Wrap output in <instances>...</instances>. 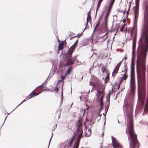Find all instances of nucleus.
<instances>
[{
	"instance_id": "338daca9",
	"label": "nucleus",
	"mask_w": 148,
	"mask_h": 148,
	"mask_svg": "<svg viewBox=\"0 0 148 148\" xmlns=\"http://www.w3.org/2000/svg\"><path fill=\"white\" fill-rule=\"evenodd\" d=\"M102 146L101 145L100 147H101V148H102Z\"/></svg>"
},
{
	"instance_id": "603ef678",
	"label": "nucleus",
	"mask_w": 148,
	"mask_h": 148,
	"mask_svg": "<svg viewBox=\"0 0 148 148\" xmlns=\"http://www.w3.org/2000/svg\"><path fill=\"white\" fill-rule=\"evenodd\" d=\"M124 79H123V78H122V79H121V82H122V81H123V80Z\"/></svg>"
},
{
	"instance_id": "2eb2a0df",
	"label": "nucleus",
	"mask_w": 148,
	"mask_h": 148,
	"mask_svg": "<svg viewBox=\"0 0 148 148\" xmlns=\"http://www.w3.org/2000/svg\"><path fill=\"white\" fill-rule=\"evenodd\" d=\"M119 66L117 65L115 67V69L113 70V71L112 73V76L114 77H115V75L114 74H117L119 70Z\"/></svg>"
},
{
	"instance_id": "6e6552de",
	"label": "nucleus",
	"mask_w": 148,
	"mask_h": 148,
	"mask_svg": "<svg viewBox=\"0 0 148 148\" xmlns=\"http://www.w3.org/2000/svg\"><path fill=\"white\" fill-rule=\"evenodd\" d=\"M96 86L95 88L97 89V92L98 93V94H96V96H97V98H98L100 96V94H102L103 92H104V90L105 87L102 88L103 90L102 91H101L100 90L102 87H103V86L99 84H96Z\"/></svg>"
},
{
	"instance_id": "ea45409f",
	"label": "nucleus",
	"mask_w": 148,
	"mask_h": 148,
	"mask_svg": "<svg viewBox=\"0 0 148 148\" xmlns=\"http://www.w3.org/2000/svg\"><path fill=\"white\" fill-rule=\"evenodd\" d=\"M53 134L52 133V136H51V138H50V140H49V145L50 143V141H51V138H52V136H53Z\"/></svg>"
},
{
	"instance_id": "774afa93",
	"label": "nucleus",
	"mask_w": 148,
	"mask_h": 148,
	"mask_svg": "<svg viewBox=\"0 0 148 148\" xmlns=\"http://www.w3.org/2000/svg\"><path fill=\"white\" fill-rule=\"evenodd\" d=\"M98 116H99V114H98Z\"/></svg>"
},
{
	"instance_id": "9b49d317",
	"label": "nucleus",
	"mask_w": 148,
	"mask_h": 148,
	"mask_svg": "<svg viewBox=\"0 0 148 148\" xmlns=\"http://www.w3.org/2000/svg\"><path fill=\"white\" fill-rule=\"evenodd\" d=\"M77 125V128L76 130V131L78 132H79V131H80V130H82L81 128V127L82 126V122L80 121V120L78 121Z\"/></svg>"
},
{
	"instance_id": "680f3d73",
	"label": "nucleus",
	"mask_w": 148,
	"mask_h": 148,
	"mask_svg": "<svg viewBox=\"0 0 148 148\" xmlns=\"http://www.w3.org/2000/svg\"><path fill=\"white\" fill-rule=\"evenodd\" d=\"M60 114L59 115V119L60 118Z\"/></svg>"
},
{
	"instance_id": "f3484780",
	"label": "nucleus",
	"mask_w": 148,
	"mask_h": 148,
	"mask_svg": "<svg viewBox=\"0 0 148 148\" xmlns=\"http://www.w3.org/2000/svg\"><path fill=\"white\" fill-rule=\"evenodd\" d=\"M40 93H36L34 92V91H33L28 96H29V97L28 98V99H30L32 98V97L35 96H37Z\"/></svg>"
},
{
	"instance_id": "0e129e2a",
	"label": "nucleus",
	"mask_w": 148,
	"mask_h": 148,
	"mask_svg": "<svg viewBox=\"0 0 148 148\" xmlns=\"http://www.w3.org/2000/svg\"><path fill=\"white\" fill-rule=\"evenodd\" d=\"M7 118V117H6L5 118V120Z\"/></svg>"
},
{
	"instance_id": "39448f33",
	"label": "nucleus",
	"mask_w": 148,
	"mask_h": 148,
	"mask_svg": "<svg viewBox=\"0 0 148 148\" xmlns=\"http://www.w3.org/2000/svg\"><path fill=\"white\" fill-rule=\"evenodd\" d=\"M134 66H131V79L130 82V90L132 94H133L135 92V84L134 81L132 79V74L134 71Z\"/></svg>"
},
{
	"instance_id": "a211bd4d",
	"label": "nucleus",
	"mask_w": 148,
	"mask_h": 148,
	"mask_svg": "<svg viewBox=\"0 0 148 148\" xmlns=\"http://www.w3.org/2000/svg\"><path fill=\"white\" fill-rule=\"evenodd\" d=\"M133 54V51L132 52V62L131 64V66H134V56L135 55V51H134Z\"/></svg>"
},
{
	"instance_id": "20e7f679",
	"label": "nucleus",
	"mask_w": 148,
	"mask_h": 148,
	"mask_svg": "<svg viewBox=\"0 0 148 148\" xmlns=\"http://www.w3.org/2000/svg\"><path fill=\"white\" fill-rule=\"evenodd\" d=\"M139 1L140 0H135L136 7L134 9L135 17L134 25V28H136L137 26V19L138 17Z\"/></svg>"
},
{
	"instance_id": "5701e85b",
	"label": "nucleus",
	"mask_w": 148,
	"mask_h": 148,
	"mask_svg": "<svg viewBox=\"0 0 148 148\" xmlns=\"http://www.w3.org/2000/svg\"><path fill=\"white\" fill-rule=\"evenodd\" d=\"M89 84L90 85H92L93 86V87H92V90L91 92L93 90V87L95 88L96 86V84H95L94 82H89Z\"/></svg>"
},
{
	"instance_id": "1a4fd4ad",
	"label": "nucleus",
	"mask_w": 148,
	"mask_h": 148,
	"mask_svg": "<svg viewBox=\"0 0 148 148\" xmlns=\"http://www.w3.org/2000/svg\"><path fill=\"white\" fill-rule=\"evenodd\" d=\"M112 140L113 145V148H119L121 147V145L114 137L112 136Z\"/></svg>"
},
{
	"instance_id": "e433bc0d",
	"label": "nucleus",
	"mask_w": 148,
	"mask_h": 148,
	"mask_svg": "<svg viewBox=\"0 0 148 148\" xmlns=\"http://www.w3.org/2000/svg\"><path fill=\"white\" fill-rule=\"evenodd\" d=\"M123 61V60H122L120 62H119V63L118 64H117V65L118 66H120L121 64V62H122Z\"/></svg>"
},
{
	"instance_id": "9d476101",
	"label": "nucleus",
	"mask_w": 148,
	"mask_h": 148,
	"mask_svg": "<svg viewBox=\"0 0 148 148\" xmlns=\"http://www.w3.org/2000/svg\"><path fill=\"white\" fill-rule=\"evenodd\" d=\"M110 104V94L108 95L107 98V100L106 101V104L105 106V113L106 114L107 112Z\"/></svg>"
},
{
	"instance_id": "f03ea898",
	"label": "nucleus",
	"mask_w": 148,
	"mask_h": 148,
	"mask_svg": "<svg viewBox=\"0 0 148 148\" xmlns=\"http://www.w3.org/2000/svg\"><path fill=\"white\" fill-rule=\"evenodd\" d=\"M132 109L133 106L132 103H124L123 106V110L126 113L127 122L129 123L128 127L129 133L130 138L137 137V135L134 132L133 127Z\"/></svg>"
},
{
	"instance_id": "7ed1b4c3",
	"label": "nucleus",
	"mask_w": 148,
	"mask_h": 148,
	"mask_svg": "<svg viewBox=\"0 0 148 148\" xmlns=\"http://www.w3.org/2000/svg\"><path fill=\"white\" fill-rule=\"evenodd\" d=\"M74 51L73 50H68L67 53L65 54V57L67 60L66 64L67 65L73 64L74 62L76 60L77 56L73 57L72 59H71L72 54Z\"/></svg>"
},
{
	"instance_id": "4468645a",
	"label": "nucleus",
	"mask_w": 148,
	"mask_h": 148,
	"mask_svg": "<svg viewBox=\"0 0 148 148\" xmlns=\"http://www.w3.org/2000/svg\"><path fill=\"white\" fill-rule=\"evenodd\" d=\"M78 40H76L75 42V43L69 49V50L71 51L73 50L74 51V49L76 48L77 45L78 43Z\"/></svg>"
},
{
	"instance_id": "c03bdc74",
	"label": "nucleus",
	"mask_w": 148,
	"mask_h": 148,
	"mask_svg": "<svg viewBox=\"0 0 148 148\" xmlns=\"http://www.w3.org/2000/svg\"><path fill=\"white\" fill-rule=\"evenodd\" d=\"M105 28L106 30H107V25H106V26L105 25Z\"/></svg>"
},
{
	"instance_id": "69168bd1",
	"label": "nucleus",
	"mask_w": 148,
	"mask_h": 148,
	"mask_svg": "<svg viewBox=\"0 0 148 148\" xmlns=\"http://www.w3.org/2000/svg\"><path fill=\"white\" fill-rule=\"evenodd\" d=\"M73 38H70V39H71Z\"/></svg>"
},
{
	"instance_id": "de8ad7c7",
	"label": "nucleus",
	"mask_w": 148,
	"mask_h": 148,
	"mask_svg": "<svg viewBox=\"0 0 148 148\" xmlns=\"http://www.w3.org/2000/svg\"><path fill=\"white\" fill-rule=\"evenodd\" d=\"M83 76H82V77H81V78L79 80L80 81H81V80H82L83 79Z\"/></svg>"
},
{
	"instance_id": "6e6d98bb",
	"label": "nucleus",
	"mask_w": 148,
	"mask_h": 148,
	"mask_svg": "<svg viewBox=\"0 0 148 148\" xmlns=\"http://www.w3.org/2000/svg\"><path fill=\"white\" fill-rule=\"evenodd\" d=\"M51 53V51H49V53Z\"/></svg>"
},
{
	"instance_id": "f8f14e48",
	"label": "nucleus",
	"mask_w": 148,
	"mask_h": 148,
	"mask_svg": "<svg viewBox=\"0 0 148 148\" xmlns=\"http://www.w3.org/2000/svg\"><path fill=\"white\" fill-rule=\"evenodd\" d=\"M115 0H111V3H110V5L109 6V7L108 8V12H107V14L106 15V17L108 16L109 15V14H110V13L111 11V8H112V7L113 6V5L114 3V2L115 1Z\"/></svg>"
},
{
	"instance_id": "bf43d9fd",
	"label": "nucleus",
	"mask_w": 148,
	"mask_h": 148,
	"mask_svg": "<svg viewBox=\"0 0 148 148\" xmlns=\"http://www.w3.org/2000/svg\"><path fill=\"white\" fill-rule=\"evenodd\" d=\"M73 104V103H72V104H71V106H72V105Z\"/></svg>"
},
{
	"instance_id": "052dcab7",
	"label": "nucleus",
	"mask_w": 148,
	"mask_h": 148,
	"mask_svg": "<svg viewBox=\"0 0 148 148\" xmlns=\"http://www.w3.org/2000/svg\"><path fill=\"white\" fill-rule=\"evenodd\" d=\"M102 135H103V133H102Z\"/></svg>"
},
{
	"instance_id": "393cba45",
	"label": "nucleus",
	"mask_w": 148,
	"mask_h": 148,
	"mask_svg": "<svg viewBox=\"0 0 148 148\" xmlns=\"http://www.w3.org/2000/svg\"><path fill=\"white\" fill-rule=\"evenodd\" d=\"M71 68L69 67L66 71V74H65V75H66L68 74H69L70 73V72L71 71Z\"/></svg>"
},
{
	"instance_id": "473e14b6",
	"label": "nucleus",
	"mask_w": 148,
	"mask_h": 148,
	"mask_svg": "<svg viewBox=\"0 0 148 148\" xmlns=\"http://www.w3.org/2000/svg\"><path fill=\"white\" fill-rule=\"evenodd\" d=\"M88 132H90L89 134L88 135V137H89L90 136V135L91 134V130L90 128L88 129Z\"/></svg>"
},
{
	"instance_id": "3c124183",
	"label": "nucleus",
	"mask_w": 148,
	"mask_h": 148,
	"mask_svg": "<svg viewBox=\"0 0 148 148\" xmlns=\"http://www.w3.org/2000/svg\"><path fill=\"white\" fill-rule=\"evenodd\" d=\"M119 87H120V85H119L118 86L117 88L119 89Z\"/></svg>"
},
{
	"instance_id": "f704fd0d",
	"label": "nucleus",
	"mask_w": 148,
	"mask_h": 148,
	"mask_svg": "<svg viewBox=\"0 0 148 148\" xmlns=\"http://www.w3.org/2000/svg\"><path fill=\"white\" fill-rule=\"evenodd\" d=\"M124 28V26H123V27L121 29L120 31L121 32H123Z\"/></svg>"
},
{
	"instance_id": "a19ab883",
	"label": "nucleus",
	"mask_w": 148,
	"mask_h": 148,
	"mask_svg": "<svg viewBox=\"0 0 148 148\" xmlns=\"http://www.w3.org/2000/svg\"><path fill=\"white\" fill-rule=\"evenodd\" d=\"M97 28H96V27H95V29H94L93 31V33H94L95 32L96 30V29Z\"/></svg>"
},
{
	"instance_id": "4c0bfd02",
	"label": "nucleus",
	"mask_w": 148,
	"mask_h": 148,
	"mask_svg": "<svg viewBox=\"0 0 148 148\" xmlns=\"http://www.w3.org/2000/svg\"><path fill=\"white\" fill-rule=\"evenodd\" d=\"M57 124H56L55 126H54L53 127V131H54L55 129L56 128V127H57Z\"/></svg>"
},
{
	"instance_id": "aec40b11",
	"label": "nucleus",
	"mask_w": 148,
	"mask_h": 148,
	"mask_svg": "<svg viewBox=\"0 0 148 148\" xmlns=\"http://www.w3.org/2000/svg\"><path fill=\"white\" fill-rule=\"evenodd\" d=\"M87 15H88V16H87V22H86V26H87V25L88 24V19L90 18H91L90 10L88 12V13H87ZM86 27L84 29V30L83 31V32L86 29Z\"/></svg>"
},
{
	"instance_id": "8fccbe9b",
	"label": "nucleus",
	"mask_w": 148,
	"mask_h": 148,
	"mask_svg": "<svg viewBox=\"0 0 148 148\" xmlns=\"http://www.w3.org/2000/svg\"><path fill=\"white\" fill-rule=\"evenodd\" d=\"M102 107L101 108V109H100V111H101L102 110Z\"/></svg>"
},
{
	"instance_id": "a878e982",
	"label": "nucleus",
	"mask_w": 148,
	"mask_h": 148,
	"mask_svg": "<svg viewBox=\"0 0 148 148\" xmlns=\"http://www.w3.org/2000/svg\"><path fill=\"white\" fill-rule=\"evenodd\" d=\"M62 89H63V87H62V91L61 95V101L60 103L61 104L62 102H63V99Z\"/></svg>"
},
{
	"instance_id": "72a5a7b5",
	"label": "nucleus",
	"mask_w": 148,
	"mask_h": 148,
	"mask_svg": "<svg viewBox=\"0 0 148 148\" xmlns=\"http://www.w3.org/2000/svg\"><path fill=\"white\" fill-rule=\"evenodd\" d=\"M100 104L101 105V108L102 107V106H103V103L102 101H100Z\"/></svg>"
},
{
	"instance_id": "e2e57ef3",
	"label": "nucleus",
	"mask_w": 148,
	"mask_h": 148,
	"mask_svg": "<svg viewBox=\"0 0 148 148\" xmlns=\"http://www.w3.org/2000/svg\"><path fill=\"white\" fill-rule=\"evenodd\" d=\"M117 121H118V123H119V121L118 120Z\"/></svg>"
},
{
	"instance_id": "dca6fc26",
	"label": "nucleus",
	"mask_w": 148,
	"mask_h": 148,
	"mask_svg": "<svg viewBox=\"0 0 148 148\" xmlns=\"http://www.w3.org/2000/svg\"><path fill=\"white\" fill-rule=\"evenodd\" d=\"M53 75V74H52V75L50 77V75H49V77H47V79L45 80V81L41 85L38 86V87H42V86H44L45 84V85H46V84L47 83L48 81L50 80V79H51V77H52V76Z\"/></svg>"
},
{
	"instance_id": "ddd939ff",
	"label": "nucleus",
	"mask_w": 148,
	"mask_h": 148,
	"mask_svg": "<svg viewBox=\"0 0 148 148\" xmlns=\"http://www.w3.org/2000/svg\"><path fill=\"white\" fill-rule=\"evenodd\" d=\"M83 133V131L80 130V131H79V132H77L76 131V132L75 134H78V138L77 141L78 142H79L81 138L82 137V134Z\"/></svg>"
},
{
	"instance_id": "b1692460",
	"label": "nucleus",
	"mask_w": 148,
	"mask_h": 148,
	"mask_svg": "<svg viewBox=\"0 0 148 148\" xmlns=\"http://www.w3.org/2000/svg\"><path fill=\"white\" fill-rule=\"evenodd\" d=\"M29 97V96L27 97L25 99L23 100L19 105H18L11 112H13L14 110H15L17 107H18L19 105L22 104L24 102L26 101L28 99H28V98Z\"/></svg>"
},
{
	"instance_id": "79ce46f5",
	"label": "nucleus",
	"mask_w": 148,
	"mask_h": 148,
	"mask_svg": "<svg viewBox=\"0 0 148 148\" xmlns=\"http://www.w3.org/2000/svg\"><path fill=\"white\" fill-rule=\"evenodd\" d=\"M102 15L100 17V18H99L98 20H100L101 21V19L102 17Z\"/></svg>"
},
{
	"instance_id": "13d9d810",
	"label": "nucleus",
	"mask_w": 148,
	"mask_h": 148,
	"mask_svg": "<svg viewBox=\"0 0 148 148\" xmlns=\"http://www.w3.org/2000/svg\"><path fill=\"white\" fill-rule=\"evenodd\" d=\"M128 139L129 141H130V140H129V137H128Z\"/></svg>"
},
{
	"instance_id": "c85d7f7f",
	"label": "nucleus",
	"mask_w": 148,
	"mask_h": 148,
	"mask_svg": "<svg viewBox=\"0 0 148 148\" xmlns=\"http://www.w3.org/2000/svg\"><path fill=\"white\" fill-rule=\"evenodd\" d=\"M79 142H78V141H77L76 143L75 144V148H78L79 144Z\"/></svg>"
},
{
	"instance_id": "7c9ffc66",
	"label": "nucleus",
	"mask_w": 148,
	"mask_h": 148,
	"mask_svg": "<svg viewBox=\"0 0 148 148\" xmlns=\"http://www.w3.org/2000/svg\"><path fill=\"white\" fill-rule=\"evenodd\" d=\"M127 65V64H125L124 65V67H125V70L124 71H125V73L126 74V73L127 72V67L126 66Z\"/></svg>"
},
{
	"instance_id": "412c9836",
	"label": "nucleus",
	"mask_w": 148,
	"mask_h": 148,
	"mask_svg": "<svg viewBox=\"0 0 148 148\" xmlns=\"http://www.w3.org/2000/svg\"><path fill=\"white\" fill-rule=\"evenodd\" d=\"M103 0H99V1L98 2L97 5V9H96V14H97V13L98 9L100 7V5L101 4V3L102 2Z\"/></svg>"
},
{
	"instance_id": "c756f323",
	"label": "nucleus",
	"mask_w": 148,
	"mask_h": 148,
	"mask_svg": "<svg viewBox=\"0 0 148 148\" xmlns=\"http://www.w3.org/2000/svg\"><path fill=\"white\" fill-rule=\"evenodd\" d=\"M103 93H104V92H103V93L102 94H100V95H101V99H100V101H103V97H104Z\"/></svg>"
},
{
	"instance_id": "c9c22d12",
	"label": "nucleus",
	"mask_w": 148,
	"mask_h": 148,
	"mask_svg": "<svg viewBox=\"0 0 148 148\" xmlns=\"http://www.w3.org/2000/svg\"><path fill=\"white\" fill-rule=\"evenodd\" d=\"M65 77L64 76H62L61 77V79L63 80L65 78Z\"/></svg>"
},
{
	"instance_id": "58836bf2",
	"label": "nucleus",
	"mask_w": 148,
	"mask_h": 148,
	"mask_svg": "<svg viewBox=\"0 0 148 148\" xmlns=\"http://www.w3.org/2000/svg\"><path fill=\"white\" fill-rule=\"evenodd\" d=\"M109 78V76L108 75H107V76L106 77V80H105V82L106 80L107 79Z\"/></svg>"
},
{
	"instance_id": "2f4dec72",
	"label": "nucleus",
	"mask_w": 148,
	"mask_h": 148,
	"mask_svg": "<svg viewBox=\"0 0 148 148\" xmlns=\"http://www.w3.org/2000/svg\"><path fill=\"white\" fill-rule=\"evenodd\" d=\"M100 21H101L100 20H98L97 23V24L96 25V26H95L96 28H97L98 27V26L99 25Z\"/></svg>"
},
{
	"instance_id": "f257e3e1",
	"label": "nucleus",
	"mask_w": 148,
	"mask_h": 148,
	"mask_svg": "<svg viewBox=\"0 0 148 148\" xmlns=\"http://www.w3.org/2000/svg\"><path fill=\"white\" fill-rule=\"evenodd\" d=\"M144 23L141 30V37L138 42L137 57H146L148 51V3L145 5Z\"/></svg>"
},
{
	"instance_id": "49530a36",
	"label": "nucleus",
	"mask_w": 148,
	"mask_h": 148,
	"mask_svg": "<svg viewBox=\"0 0 148 148\" xmlns=\"http://www.w3.org/2000/svg\"><path fill=\"white\" fill-rule=\"evenodd\" d=\"M55 90H56L57 91L58 90V89L57 87L55 88Z\"/></svg>"
},
{
	"instance_id": "a18cd8bd",
	"label": "nucleus",
	"mask_w": 148,
	"mask_h": 148,
	"mask_svg": "<svg viewBox=\"0 0 148 148\" xmlns=\"http://www.w3.org/2000/svg\"><path fill=\"white\" fill-rule=\"evenodd\" d=\"M62 80L61 79L60 80H59L58 81V82L59 83H60V82H62Z\"/></svg>"
},
{
	"instance_id": "4d7b16f0",
	"label": "nucleus",
	"mask_w": 148,
	"mask_h": 148,
	"mask_svg": "<svg viewBox=\"0 0 148 148\" xmlns=\"http://www.w3.org/2000/svg\"><path fill=\"white\" fill-rule=\"evenodd\" d=\"M105 122L104 123V125H105Z\"/></svg>"
},
{
	"instance_id": "6ab92c4d",
	"label": "nucleus",
	"mask_w": 148,
	"mask_h": 148,
	"mask_svg": "<svg viewBox=\"0 0 148 148\" xmlns=\"http://www.w3.org/2000/svg\"><path fill=\"white\" fill-rule=\"evenodd\" d=\"M76 136V134H75L72 137L71 140L70 141L69 143V147L71 146L74 140L75 137Z\"/></svg>"
},
{
	"instance_id": "5fc2aeb1",
	"label": "nucleus",
	"mask_w": 148,
	"mask_h": 148,
	"mask_svg": "<svg viewBox=\"0 0 148 148\" xmlns=\"http://www.w3.org/2000/svg\"><path fill=\"white\" fill-rule=\"evenodd\" d=\"M94 33H93H93H92V35L93 36H94Z\"/></svg>"
},
{
	"instance_id": "37998d69",
	"label": "nucleus",
	"mask_w": 148,
	"mask_h": 148,
	"mask_svg": "<svg viewBox=\"0 0 148 148\" xmlns=\"http://www.w3.org/2000/svg\"><path fill=\"white\" fill-rule=\"evenodd\" d=\"M82 33H83V32L81 34H78V36H79V37L81 36H82Z\"/></svg>"
},
{
	"instance_id": "864d4df0",
	"label": "nucleus",
	"mask_w": 148,
	"mask_h": 148,
	"mask_svg": "<svg viewBox=\"0 0 148 148\" xmlns=\"http://www.w3.org/2000/svg\"><path fill=\"white\" fill-rule=\"evenodd\" d=\"M106 114L105 113V114H104V113L103 114V115H104V116H105Z\"/></svg>"
},
{
	"instance_id": "4be33fe9",
	"label": "nucleus",
	"mask_w": 148,
	"mask_h": 148,
	"mask_svg": "<svg viewBox=\"0 0 148 148\" xmlns=\"http://www.w3.org/2000/svg\"><path fill=\"white\" fill-rule=\"evenodd\" d=\"M64 43L63 42H62L61 43H59L58 45V48L59 50L60 51L63 49V47Z\"/></svg>"
},
{
	"instance_id": "423d86ee",
	"label": "nucleus",
	"mask_w": 148,
	"mask_h": 148,
	"mask_svg": "<svg viewBox=\"0 0 148 148\" xmlns=\"http://www.w3.org/2000/svg\"><path fill=\"white\" fill-rule=\"evenodd\" d=\"M130 139L131 142L130 143V148H139V144L137 137L130 138Z\"/></svg>"
},
{
	"instance_id": "0eeeda50",
	"label": "nucleus",
	"mask_w": 148,
	"mask_h": 148,
	"mask_svg": "<svg viewBox=\"0 0 148 148\" xmlns=\"http://www.w3.org/2000/svg\"><path fill=\"white\" fill-rule=\"evenodd\" d=\"M136 28H133L131 32V36L132 37H133L132 40V51H133V54L136 48V34L135 33V30Z\"/></svg>"
},
{
	"instance_id": "bb28decb",
	"label": "nucleus",
	"mask_w": 148,
	"mask_h": 148,
	"mask_svg": "<svg viewBox=\"0 0 148 148\" xmlns=\"http://www.w3.org/2000/svg\"><path fill=\"white\" fill-rule=\"evenodd\" d=\"M127 75L125 73H124L122 78H123V79L125 80L127 78Z\"/></svg>"
},
{
	"instance_id": "09e8293b",
	"label": "nucleus",
	"mask_w": 148,
	"mask_h": 148,
	"mask_svg": "<svg viewBox=\"0 0 148 148\" xmlns=\"http://www.w3.org/2000/svg\"><path fill=\"white\" fill-rule=\"evenodd\" d=\"M126 58H127L126 57V56H125V57H124L123 59H126Z\"/></svg>"
},
{
	"instance_id": "cd10ccee",
	"label": "nucleus",
	"mask_w": 148,
	"mask_h": 148,
	"mask_svg": "<svg viewBox=\"0 0 148 148\" xmlns=\"http://www.w3.org/2000/svg\"><path fill=\"white\" fill-rule=\"evenodd\" d=\"M108 16L106 18V15L105 18V25L106 26V25H107V19L108 18Z\"/></svg>"
}]
</instances>
